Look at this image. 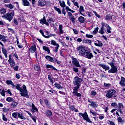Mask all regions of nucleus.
Wrapping results in <instances>:
<instances>
[{
	"instance_id": "f257e3e1",
	"label": "nucleus",
	"mask_w": 125,
	"mask_h": 125,
	"mask_svg": "<svg viewBox=\"0 0 125 125\" xmlns=\"http://www.w3.org/2000/svg\"><path fill=\"white\" fill-rule=\"evenodd\" d=\"M108 64L111 66V69H110V66L106 65L104 64H99V66L102 67L104 71H108L109 74H117L118 73V67L114 65V62H108Z\"/></svg>"
},
{
	"instance_id": "f03ea898",
	"label": "nucleus",
	"mask_w": 125,
	"mask_h": 125,
	"mask_svg": "<svg viewBox=\"0 0 125 125\" xmlns=\"http://www.w3.org/2000/svg\"><path fill=\"white\" fill-rule=\"evenodd\" d=\"M21 85L17 84V85H15L14 88L15 87L18 90H19L21 92V96H23V97H26V98H29V94L28 93V91H27V87L25 85H22V89L20 87Z\"/></svg>"
},
{
	"instance_id": "7ed1b4c3",
	"label": "nucleus",
	"mask_w": 125,
	"mask_h": 125,
	"mask_svg": "<svg viewBox=\"0 0 125 125\" xmlns=\"http://www.w3.org/2000/svg\"><path fill=\"white\" fill-rule=\"evenodd\" d=\"M14 11H12L10 12L3 15L2 16V18H3V19H5V20H8L9 22H11V21H12V19H13V17H14Z\"/></svg>"
},
{
	"instance_id": "20e7f679",
	"label": "nucleus",
	"mask_w": 125,
	"mask_h": 125,
	"mask_svg": "<svg viewBox=\"0 0 125 125\" xmlns=\"http://www.w3.org/2000/svg\"><path fill=\"white\" fill-rule=\"evenodd\" d=\"M83 82V80L82 78H80L78 76H76L73 79V84L75 85V86H78L80 87L81 85H82V83Z\"/></svg>"
},
{
	"instance_id": "39448f33",
	"label": "nucleus",
	"mask_w": 125,
	"mask_h": 125,
	"mask_svg": "<svg viewBox=\"0 0 125 125\" xmlns=\"http://www.w3.org/2000/svg\"><path fill=\"white\" fill-rule=\"evenodd\" d=\"M115 94H116V90L114 89H110L106 92L105 96L109 99L113 98H113H116V97H117V95Z\"/></svg>"
},
{
	"instance_id": "423d86ee",
	"label": "nucleus",
	"mask_w": 125,
	"mask_h": 125,
	"mask_svg": "<svg viewBox=\"0 0 125 125\" xmlns=\"http://www.w3.org/2000/svg\"><path fill=\"white\" fill-rule=\"evenodd\" d=\"M79 114L80 118H82V117L84 121H86V122L89 124H92V121H91L90 119H89V117H88V115H87V113H86V112H85L84 113L80 112Z\"/></svg>"
},
{
	"instance_id": "0eeeda50",
	"label": "nucleus",
	"mask_w": 125,
	"mask_h": 125,
	"mask_svg": "<svg viewBox=\"0 0 125 125\" xmlns=\"http://www.w3.org/2000/svg\"><path fill=\"white\" fill-rule=\"evenodd\" d=\"M83 57L87 58V59H91L93 58L94 56H93V54L90 52V51L87 50L86 52L83 54Z\"/></svg>"
},
{
	"instance_id": "6e6552de",
	"label": "nucleus",
	"mask_w": 125,
	"mask_h": 125,
	"mask_svg": "<svg viewBox=\"0 0 125 125\" xmlns=\"http://www.w3.org/2000/svg\"><path fill=\"white\" fill-rule=\"evenodd\" d=\"M77 50L78 51H80L79 52L80 55L81 56H83V55L86 51H87V50H85V48L83 46H79L77 48Z\"/></svg>"
},
{
	"instance_id": "1a4fd4ad",
	"label": "nucleus",
	"mask_w": 125,
	"mask_h": 125,
	"mask_svg": "<svg viewBox=\"0 0 125 125\" xmlns=\"http://www.w3.org/2000/svg\"><path fill=\"white\" fill-rule=\"evenodd\" d=\"M72 63L74 65L75 67H76L77 68H81L82 66H81V64H80V62L79 61H78V59L75 58H72Z\"/></svg>"
},
{
	"instance_id": "9d476101",
	"label": "nucleus",
	"mask_w": 125,
	"mask_h": 125,
	"mask_svg": "<svg viewBox=\"0 0 125 125\" xmlns=\"http://www.w3.org/2000/svg\"><path fill=\"white\" fill-rule=\"evenodd\" d=\"M51 44L52 45H55L56 47L53 48V50L54 52H58V49L59 48V44H58V43L56 42H55V41L54 40H52L51 41Z\"/></svg>"
},
{
	"instance_id": "9b49d317",
	"label": "nucleus",
	"mask_w": 125,
	"mask_h": 125,
	"mask_svg": "<svg viewBox=\"0 0 125 125\" xmlns=\"http://www.w3.org/2000/svg\"><path fill=\"white\" fill-rule=\"evenodd\" d=\"M9 59L8 60V62H9L11 67H14V66H15V62L11 58V55H9Z\"/></svg>"
},
{
	"instance_id": "f8f14e48",
	"label": "nucleus",
	"mask_w": 125,
	"mask_h": 125,
	"mask_svg": "<svg viewBox=\"0 0 125 125\" xmlns=\"http://www.w3.org/2000/svg\"><path fill=\"white\" fill-rule=\"evenodd\" d=\"M47 60L53 63H56L57 62V59L56 58L52 57L50 56H47Z\"/></svg>"
},
{
	"instance_id": "ddd939ff",
	"label": "nucleus",
	"mask_w": 125,
	"mask_h": 125,
	"mask_svg": "<svg viewBox=\"0 0 125 125\" xmlns=\"http://www.w3.org/2000/svg\"><path fill=\"white\" fill-rule=\"evenodd\" d=\"M101 24H102V27L101 28V29L99 31V33L101 35H104V34L105 33V32H104V28H105L104 22H102Z\"/></svg>"
},
{
	"instance_id": "4468645a",
	"label": "nucleus",
	"mask_w": 125,
	"mask_h": 125,
	"mask_svg": "<svg viewBox=\"0 0 125 125\" xmlns=\"http://www.w3.org/2000/svg\"><path fill=\"white\" fill-rule=\"evenodd\" d=\"M104 27H105V28H106L107 33H108V34H111V33H112V31H111L112 28H111V27H110V25H109V24L104 22Z\"/></svg>"
},
{
	"instance_id": "2eb2a0df",
	"label": "nucleus",
	"mask_w": 125,
	"mask_h": 125,
	"mask_svg": "<svg viewBox=\"0 0 125 125\" xmlns=\"http://www.w3.org/2000/svg\"><path fill=\"white\" fill-rule=\"evenodd\" d=\"M88 102H89V105L91 107H94V108L97 107V104H96V102L91 101L90 100H88Z\"/></svg>"
},
{
	"instance_id": "dca6fc26",
	"label": "nucleus",
	"mask_w": 125,
	"mask_h": 125,
	"mask_svg": "<svg viewBox=\"0 0 125 125\" xmlns=\"http://www.w3.org/2000/svg\"><path fill=\"white\" fill-rule=\"evenodd\" d=\"M94 44L96 46H99V47L103 46V43L99 40H97V42H95Z\"/></svg>"
},
{
	"instance_id": "f3484780",
	"label": "nucleus",
	"mask_w": 125,
	"mask_h": 125,
	"mask_svg": "<svg viewBox=\"0 0 125 125\" xmlns=\"http://www.w3.org/2000/svg\"><path fill=\"white\" fill-rule=\"evenodd\" d=\"M46 4L45 2V0H39V5L40 6H44Z\"/></svg>"
},
{
	"instance_id": "a211bd4d",
	"label": "nucleus",
	"mask_w": 125,
	"mask_h": 125,
	"mask_svg": "<svg viewBox=\"0 0 125 125\" xmlns=\"http://www.w3.org/2000/svg\"><path fill=\"white\" fill-rule=\"evenodd\" d=\"M29 51L30 52H31V53H34L37 51V47L35 45H33L30 48H29Z\"/></svg>"
},
{
	"instance_id": "6ab92c4d",
	"label": "nucleus",
	"mask_w": 125,
	"mask_h": 125,
	"mask_svg": "<svg viewBox=\"0 0 125 125\" xmlns=\"http://www.w3.org/2000/svg\"><path fill=\"white\" fill-rule=\"evenodd\" d=\"M6 83L8 85H9V84L12 85V88H14V87H15V85H14V83H13V82L11 80H7L6 81Z\"/></svg>"
},
{
	"instance_id": "aec40b11",
	"label": "nucleus",
	"mask_w": 125,
	"mask_h": 125,
	"mask_svg": "<svg viewBox=\"0 0 125 125\" xmlns=\"http://www.w3.org/2000/svg\"><path fill=\"white\" fill-rule=\"evenodd\" d=\"M47 69H48V71L49 70H55V71H57V69H56L52 65H50V64H47Z\"/></svg>"
},
{
	"instance_id": "412c9836",
	"label": "nucleus",
	"mask_w": 125,
	"mask_h": 125,
	"mask_svg": "<svg viewBox=\"0 0 125 125\" xmlns=\"http://www.w3.org/2000/svg\"><path fill=\"white\" fill-rule=\"evenodd\" d=\"M24 6H30V2L28 0H22Z\"/></svg>"
},
{
	"instance_id": "4be33fe9",
	"label": "nucleus",
	"mask_w": 125,
	"mask_h": 125,
	"mask_svg": "<svg viewBox=\"0 0 125 125\" xmlns=\"http://www.w3.org/2000/svg\"><path fill=\"white\" fill-rule=\"evenodd\" d=\"M120 85H122V86L125 85V77H121V80L119 83Z\"/></svg>"
},
{
	"instance_id": "5701e85b",
	"label": "nucleus",
	"mask_w": 125,
	"mask_h": 125,
	"mask_svg": "<svg viewBox=\"0 0 125 125\" xmlns=\"http://www.w3.org/2000/svg\"><path fill=\"white\" fill-rule=\"evenodd\" d=\"M32 109H31V111L33 112V113H35V111H36V112H39L38 108L36 107L34 104H32Z\"/></svg>"
},
{
	"instance_id": "b1692460",
	"label": "nucleus",
	"mask_w": 125,
	"mask_h": 125,
	"mask_svg": "<svg viewBox=\"0 0 125 125\" xmlns=\"http://www.w3.org/2000/svg\"><path fill=\"white\" fill-rule=\"evenodd\" d=\"M79 12H80V14H81L83 16H84V15H83V12H84V9L83 8V6H80Z\"/></svg>"
},
{
	"instance_id": "393cba45",
	"label": "nucleus",
	"mask_w": 125,
	"mask_h": 125,
	"mask_svg": "<svg viewBox=\"0 0 125 125\" xmlns=\"http://www.w3.org/2000/svg\"><path fill=\"white\" fill-rule=\"evenodd\" d=\"M40 23L41 24H45L46 25H47V22H46L45 17H43V19L40 20Z\"/></svg>"
},
{
	"instance_id": "a878e982",
	"label": "nucleus",
	"mask_w": 125,
	"mask_h": 125,
	"mask_svg": "<svg viewBox=\"0 0 125 125\" xmlns=\"http://www.w3.org/2000/svg\"><path fill=\"white\" fill-rule=\"evenodd\" d=\"M18 117L21 120H25V117L23 116V114L21 112H18Z\"/></svg>"
},
{
	"instance_id": "bb28decb",
	"label": "nucleus",
	"mask_w": 125,
	"mask_h": 125,
	"mask_svg": "<svg viewBox=\"0 0 125 125\" xmlns=\"http://www.w3.org/2000/svg\"><path fill=\"white\" fill-rule=\"evenodd\" d=\"M54 85H55V87L58 88V89H62V88H63V87H62V86H61V85H60V84L57 83H55L54 84Z\"/></svg>"
},
{
	"instance_id": "cd10ccee",
	"label": "nucleus",
	"mask_w": 125,
	"mask_h": 125,
	"mask_svg": "<svg viewBox=\"0 0 125 125\" xmlns=\"http://www.w3.org/2000/svg\"><path fill=\"white\" fill-rule=\"evenodd\" d=\"M60 5L61 6V7H62L64 8L66 6V4H65V1L64 0L61 1V0H60L59 1Z\"/></svg>"
},
{
	"instance_id": "c85d7f7f",
	"label": "nucleus",
	"mask_w": 125,
	"mask_h": 125,
	"mask_svg": "<svg viewBox=\"0 0 125 125\" xmlns=\"http://www.w3.org/2000/svg\"><path fill=\"white\" fill-rule=\"evenodd\" d=\"M78 21L80 23H83L84 22V18L83 16H80L78 18Z\"/></svg>"
},
{
	"instance_id": "c756f323",
	"label": "nucleus",
	"mask_w": 125,
	"mask_h": 125,
	"mask_svg": "<svg viewBox=\"0 0 125 125\" xmlns=\"http://www.w3.org/2000/svg\"><path fill=\"white\" fill-rule=\"evenodd\" d=\"M34 69L35 70V71H40L41 70V67H40V65L39 64H35L34 65Z\"/></svg>"
},
{
	"instance_id": "7c9ffc66",
	"label": "nucleus",
	"mask_w": 125,
	"mask_h": 125,
	"mask_svg": "<svg viewBox=\"0 0 125 125\" xmlns=\"http://www.w3.org/2000/svg\"><path fill=\"white\" fill-rule=\"evenodd\" d=\"M105 19L106 21H109L112 19V16L110 14L106 15Z\"/></svg>"
},
{
	"instance_id": "2f4dec72",
	"label": "nucleus",
	"mask_w": 125,
	"mask_h": 125,
	"mask_svg": "<svg viewBox=\"0 0 125 125\" xmlns=\"http://www.w3.org/2000/svg\"><path fill=\"white\" fill-rule=\"evenodd\" d=\"M5 6L8 8H10V9H12V8H14L15 7L14 5H13L11 4H5Z\"/></svg>"
},
{
	"instance_id": "473e14b6",
	"label": "nucleus",
	"mask_w": 125,
	"mask_h": 125,
	"mask_svg": "<svg viewBox=\"0 0 125 125\" xmlns=\"http://www.w3.org/2000/svg\"><path fill=\"white\" fill-rule=\"evenodd\" d=\"M80 88V87L76 86V87H74L73 89V93L74 94H76V93H78V91H79V89Z\"/></svg>"
},
{
	"instance_id": "72a5a7b5",
	"label": "nucleus",
	"mask_w": 125,
	"mask_h": 125,
	"mask_svg": "<svg viewBox=\"0 0 125 125\" xmlns=\"http://www.w3.org/2000/svg\"><path fill=\"white\" fill-rule=\"evenodd\" d=\"M42 58L47 59V51H44L42 52Z\"/></svg>"
},
{
	"instance_id": "f704fd0d",
	"label": "nucleus",
	"mask_w": 125,
	"mask_h": 125,
	"mask_svg": "<svg viewBox=\"0 0 125 125\" xmlns=\"http://www.w3.org/2000/svg\"><path fill=\"white\" fill-rule=\"evenodd\" d=\"M59 30L60 34H63V33H64V32H63V25L62 24H60Z\"/></svg>"
},
{
	"instance_id": "c9c22d12",
	"label": "nucleus",
	"mask_w": 125,
	"mask_h": 125,
	"mask_svg": "<svg viewBox=\"0 0 125 125\" xmlns=\"http://www.w3.org/2000/svg\"><path fill=\"white\" fill-rule=\"evenodd\" d=\"M98 30H99V28L98 27H97L96 28H95L94 30L92 32V34L93 35H96L97 34V32H98Z\"/></svg>"
},
{
	"instance_id": "e433bc0d",
	"label": "nucleus",
	"mask_w": 125,
	"mask_h": 125,
	"mask_svg": "<svg viewBox=\"0 0 125 125\" xmlns=\"http://www.w3.org/2000/svg\"><path fill=\"white\" fill-rule=\"evenodd\" d=\"M124 109V105L122 103H118V110Z\"/></svg>"
},
{
	"instance_id": "4c0bfd02",
	"label": "nucleus",
	"mask_w": 125,
	"mask_h": 125,
	"mask_svg": "<svg viewBox=\"0 0 125 125\" xmlns=\"http://www.w3.org/2000/svg\"><path fill=\"white\" fill-rule=\"evenodd\" d=\"M90 94L92 96H95L97 95V92L94 90H91L90 92Z\"/></svg>"
},
{
	"instance_id": "58836bf2",
	"label": "nucleus",
	"mask_w": 125,
	"mask_h": 125,
	"mask_svg": "<svg viewBox=\"0 0 125 125\" xmlns=\"http://www.w3.org/2000/svg\"><path fill=\"white\" fill-rule=\"evenodd\" d=\"M0 14H4V13H6V9L4 8L0 9Z\"/></svg>"
},
{
	"instance_id": "ea45409f",
	"label": "nucleus",
	"mask_w": 125,
	"mask_h": 125,
	"mask_svg": "<svg viewBox=\"0 0 125 125\" xmlns=\"http://www.w3.org/2000/svg\"><path fill=\"white\" fill-rule=\"evenodd\" d=\"M48 80H49L50 82L52 83H53V80L54 79V78H53V77H52L50 75H48Z\"/></svg>"
},
{
	"instance_id": "a19ab883",
	"label": "nucleus",
	"mask_w": 125,
	"mask_h": 125,
	"mask_svg": "<svg viewBox=\"0 0 125 125\" xmlns=\"http://www.w3.org/2000/svg\"><path fill=\"white\" fill-rule=\"evenodd\" d=\"M12 102V103L11 105L12 106H13V107H16V106L18 105V103L16 102L14 100Z\"/></svg>"
},
{
	"instance_id": "79ce46f5",
	"label": "nucleus",
	"mask_w": 125,
	"mask_h": 125,
	"mask_svg": "<svg viewBox=\"0 0 125 125\" xmlns=\"http://www.w3.org/2000/svg\"><path fill=\"white\" fill-rule=\"evenodd\" d=\"M17 116H18V112H14L12 113V117L14 119H17Z\"/></svg>"
},
{
	"instance_id": "37998d69",
	"label": "nucleus",
	"mask_w": 125,
	"mask_h": 125,
	"mask_svg": "<svg viewBox=\"0 0 125 125\" xmlns=\"http://www.w3.org/2000/svg\"><path fill=\"white\" fill-rule=\"evenodd\" d=\"M54 8L56 11H57L58 12L59 14H61V10L59 9V8H57V7L54 6Z\"/></svg>"
},
{
	"instance_id": "c03bdc74",
	"label": "nucleus",
	"mask_w": 125,
	"mask_h": 125,
	"mask_svg": "<svg viewBox=\"0 0 125 125\" xmlns=\"http://www.w3.org/2000/svg\"><path fill=\"white\" fill-rule=\"evenodd\" d=\"M6 101H7L8 102H12L14 99H13L11 97H7L6 99Z\"/></svg>"
},
{
	"instance_id": "a18cd8bd",
	"label": "nucleus",
	"mask_w": 125,
	"mask_h": 125,
	"mask_svg": "<svg viewBox=\"0 0 125 125\" xmlns=\"http://www.w3.org/2000/svg\"><path fill=\"white\" fill-rule=\"evenodd\" d=\"M32 120L34 122V123H37V117L34 115H32L30 116Z\"/></svg>"
},
{
	"instance_id": "49530a36",
	"label": "nucleus",
	"mask_w": 125,
	"mask_h": 125,
	"mask_svg": "<svg viewBox=\"0 0 125 125\" xmlns=\"http://www.w3.org/2000/svg\"><path fill=\"white\" fill-rule=\"evenodd\" d=\"M5 92H6V91L3 89L0 92V94H1V95H2V96H3V97H5Z\"/></svg>"
},
{
	"instance_id": "de8ad7c7",
	"label": "nucleus",
	"mask_w": 125,
	"mask_h": 125,
	"mask_svg": "<svg viewBox=\"0 0 125 125\" xmlns=\"http://www.w3.org/2000/svg\"><path fill=\"white\" fill-rule=\"evenodd\" d=\"M2 52L4 55L7 54V50H6L5 48H4V47L2 48Z\"/></svg>"
},
{
	"instance_id": "09e8293b",
	"label": "nucleus",
	"mask_w": 125,
	"mask_h": 125,
	"mask_svg": "<svg viewBox=\"0 0 125 125\" xmlns=\"http://www.w3.org/2000/svg\"><path fill=\"white\" fill-rule=\"evenodd\" d=\"M40 32L42 35V36H43V37H44V38H46V39H47V36L44 35V34L43 33V31H42V30H40Z\"/></svg>"
},
{
	"instance_id": "8fccbe9b",
	"label": "nucleus",
	"mask_w": 125,
	"mask_h": 125,
	"mask_svg": "<svg viewBox=\"0 0 125 125\" xmlns=\"http://www.w3.org/2000/svg\"><path fill=\"white\" fill-rule=\"evenodd\" d=\"M73 70L74 72H75V73H78V72H79V68L75 66H73Z\"/></svg>"
},
{
	"instance_id": "3c124183",
	"label": "nucleus",
	"mask_w": 125,
	"mask_h": 125,
	"mask_svg": "<svg viewBox=\"0 0 125 125\" xmlns=\"http://www.w3.org/2000/svg\"><path fill=\"white\" fill-rule=\"evenodd\" d=\"M47 114L48 117H51V116H52V112H51L50 110L47 111Z\"/></svg>"
},
{
	"instance_id": "603ef678",
	"label": "nucleus",
	"mask_w": 125,
	"mask_h": 125,
	"mask_svg": "<svg viewBox=\"0 0 125 125\" xmlns=\"http://www.w3.org/2000/svg\"><path fill=\"white\" fill-rule=\"evenodd\" d=\"M86 38H88V39H92V38H93V35L86 34Z\"/></svg>"
},
{
	"instance_id": "864d4df0",
	"label": "nucleus",
	"mask_w": 125,
	"mask_h": 125,
	"mask_svg": "<svg viewBox=\"0 0 125 125\" xmlns=\"http://www.w3.org/2000/svg\"><path fill=\"white\" fill-rule=\"evenodd\" d=\"M72 2L74 3L75 6H77V8H79V3H78V2H75V1H72Z\"/></svg>"
},
{
	"instance_id": "5fc2aeb1",
	"label": "nucleus",
	"mask_w": 125,
	"mask_h": 125,
	"mask_svg": "<svg viewBox=\"0 0 125 125\" xmlns=\"http://www.w3.org/2000/svg\"><path fill=\"white\" fill-rule=\"evenodd\" d=\"M13 22L15 24V25H16V26H17V25H18L19 24L18 21L16 19L14 20Z\"/></svg>"
},
{
	"instance_id": "6e6d98bb",
	"label": "nucleus",
	"mask_w": 125,
	"mask_h": 125,
	"mask_svg": "<svg viewBox=\"0 0 125 125\" xmlns=\"http://www.w3.org/2000/svg\"><path fill=\"white\" fill-rule=\"evenodd\" d=\"M2 120L3 121H4V122H7V118L5 117V115L4 114H2Z\"/></svg>"
},
{
	"instance_id": "4d7b16f0",
	"label": "nucleus",
	"mask_w": 125,
	"mask_h": 125,
	"mask_svg": "<svg viewBox=\"0 0 125 125\" xmlns=\"http://www.w3.org/2000/svg\"><path fill=\"white\" fill-rule=\"evenodd\" d=\"M85 42L88 43L89 45H91V40H86Z\"/></svg>"
},
{
	"instance_id": "13d9d810",
	"label": "nucleus",
	"mask_w": 125,
	"mask_h": 125,
	"mask_svg": "<svg viewBox=\"0 0 125 125\" xmlns=\"http://www.w3.org/2000/svg\"><path fill=\"white\" fill-rule=\"evenodd\" d=\"M111 106L112 107H118V104H117L116 103H112L111 104Z\"/></svg>"
},
{
	"instance_id": "bf43d9fd",
	"label": "nucleus",
	"mask_w": 125,
	"mask_h": 125,
	"mask_svg": "<svg viewBox=\"0 0 125 125\" xmlns=\"http://www.w3.org/2000/svg\"><path fill=\"white\" fill-rule=\"evenodd\" d=\"M70 20H71L73 24H75V23H76V18H73L72 19H70Z\"/></svg>"
},
{
	"instance_id": "052dcab7",
	"label": "nucleus",
	"mask_w": 125,
	"mask_h": 125,
	"mask_svg": "<svg viewBox=\"0 0 125 125\" xmlns=\"http://www.w3.org/2000/svg\"><path fill=\"white\" fill-rule=\"evenodd\" d=\"M4 39H6V36L0 34V40H3Z\"/></svg>"
},
{
	"instance_id": "680f3d73",
	"label": "nucleus",
	"mask_w": 125,
	"mask_h": 125,
	"mask_svg": "<svg viewBox=\"0 0 125 125\" xmlns=\"http://www.w3.org/2000/svg\"><path fill=\"white\" fill-rule=\"evenodd\" d=\"M95 16H96V17H98V18H100V15H98V14H97V13L95 11H93Z\"/></svg>"
},
{
	"instance_id": "e2e57ef3",
	"label": "nucleus",
	"mask_w": 125,
	"mask_h": 125,
	"mask_svg": "<svg viewBox=\"0 0 125 125\" xmlns=\"http://www.w3.org/2000/svg\"><path fill=\"white\" fill-rule=\"evenodd\" d=\"M74 95H75V96H77V97H81L82 96V94L80 93H76Z\"/></svg>"
},
{
	"instance_id": "0e129e2a",
	"label": "nucleus",
	"mask_w": 125,
	"mask_h": 125,
	"mask_svg": "<svg viewBox=\"0 0 125 125\" xmlns=\"http://www.w3.org/2000/svg\"><path fill=\"white\" fill-rule=\"evenodd\" d=\"M118 112H120V116L124 115V112L122 111V109H117Z\"/></svg>"
},
{
	"instance_id": "69168bd1",
	"label": "nucleus",
	"mask_w": 125,
	"mask_h": 125,
	"mask_svg": "<svg viewBox=\"0 0 125 125\" xmlns=\"http://www.w3.org/2000/svg\"><path fill=\"white\" fill-rule=\"evenodd\" d=\"M70 109L71 110H72V111H74V110H76V108H75V105H71L70 107Z\"/></svg>"
},
{
	"instance_id": "338daca9",
	"label": "nucleus",
	"mask_w": 125,
	"mask_h": 125,
	"mask_svg": "<svg viewBox=\"0 0 125 125\" xmlns=\"http://www.w3.org/2000/svg\"><path fill=\"white\" fill-rule=\"evenodd\" d=\"M19 68V66H18V65H17V66L14 67L13 69H14V70H15V71H18Z\"/></svg>"
},
{
	"instance_id": "774afa93",
	"label": "nucleus",
	"mask_w": 125,
	"mask_h": 125,
	"mask_svg": "<svg viewBox=\"0 0 125 125\" xmlns=\"http://www.w3.org/2000/svg\"><path fill=\"white\" fill-rule=\"evenodd\" d=\"M42 49H43V50H44V51H47V47L45 46H43Z\"/></svg>"
}]
</instances>
